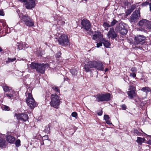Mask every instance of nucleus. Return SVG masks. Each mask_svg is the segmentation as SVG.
Returning <instances> with one entry per match:
<instances>
[{
  "label": "nucleus",
  "instance_id": "f257e3e1",
  "mask_svg": "<svg viewBox=\"0 0 151 151\" xmlns=\"http://www.w3.org/2000/svg\"><path fill=\"white\" fill-rule=\"evenodd\" d=\"M84 68L86 72L94 70L93 68L99 70L103 71L104 67L101 62H97L96 61H89L85 65Z\"/></svg>",
  "mask_w": 151,
  "mask_h": 151
},
{
  "label": "nucleus",
  "instance_id": "f03ea898",
  "mask_svg": "<svg viewBox=\"0 0 151 151\" xmlns=\"http://www.w3.org/2000/svg\"><path fill=\"white\" fill-rule=\"evenodd\" d=\"M26 99V101L27 105L31 109L34 108L37 106V104L35 101L31 93L28 92V91L25 93Z\"/></svg>",
  "mask_w": 151,
  "mask_h": 151
},
{
  "label": "nucleus",
  "instance_id": "7ed1b4c3",
  "mask_svg": "<svg viewBox=\"0 0 151 151\" xmlns=\"http://www.w3.org/2000/svg\"><path fill=\"white\" fill-rule=\"evenodd\" d=\"M57 40L60 45L63 46L68 45L70 44V41L68 36L66 35H60Z\"/></svg>",
  "mask_w": 151,
  "mask_h": 151
},
{
  "label": "nucleus",
  "instance_id": "20e7f679",
  "mask_svg": "<svg viewBox=\"0 0 151 151\" xmlns=\"http://www.w3.org/2000/svg\"><path fill=\"white\" fill-rule=\"evenodd\" d=\"M51 101L50 105L55 108H58L60 104V99L58 96L57 95L52 94L51 96Z\"/></svg>",
  "mask_w": 151,
  "mask_h": 151
},
{
  "label": "nucleus",
  "instance_id": "39448f33",
  "mask_svg": "<svg viewBox=\"0 0 151 151\" xmlns=\"http://www.w3.org/2000/svg\"><path fill=\"white\" fill-rule=\"evenodd\" d=\"M19 17L24 22V24L28 27H32L34 25V22L33 19L28 15H20Z\"/></svg>",
  "mask_w": 151,
  "mask_h": 151
},
{
  "label": "nucleus",
  "instance_id": "423d86ee",
  "mask_svg": "<svg viewBox=\"0 0 151 151\" xmlns=\"http://www.w3.org/2000/svg\"><path fill=\"white\" fill-rule=\"evenodd\" d=\"M98 102L107 101L110 100V95L109 93H99L95 96Z\"/></svg>",
  "mask_w": 151,
  "mask_h": 151
},
{
  "label": "nucleus",
  "instance_id": "0eeeda50",
  "mask_svg": "<svg viewBox=\"0 0 151 151\" xmlns=\"http://www.w3.org/2000/svg\"><path fill=\"white\" fill-rule=\"evenodd\" d=\"M22 3L27 9H31L35 6V1L34 0H19Z\"/></svg>",
  "mask_w": 151,
  "mask_h": 151
},
{
  "label": "nucleus",
  "instance_id": "6e6552de",
  "mask_svg": "<svg viewBox=\"0 0 151 151\" xmlns=\"http://www.w3.org/2000/svg\"><path fill=\"white\" fill-rule=\"evenodd\" d=\"M140 11L137 10L133 12L132 15L130 20L131 22H135L139 20L140 17Z\"/></svg>",
  "mask_w": 151,
  "mask_h": 151
},
{
  "label": "nucleus",
  "instance_id": "1a4fd4ad",
  "mask_svg": "<svg viewBox=\"0 0 151 151\" xmlns=\"http://www.w3.org/2000/svg\"><path fill=\"white\" fill-rule=\"evenodd\" d=\"M81 24L82 28L86 31H89L91 28V24L90 22L86 19H84L82 21Z\"/></svg>",
  "mask_w": 151,
  "mask_h": 151
},
{
  "label": "nucleus",
  "instance_id": "9d476101",
  "mask_svg": "<svg viewBox=\"0 0 151 151\" xmlns=\"http://www.w3.org/2000/svg\"><path fill=\"white\" fill-rule=\"evenodd\" d=\"M117 35L115 32L113 27L110 28L109 31L108 32L107 36L109 39H111L114 40L117 37Z\"/></svg>",
  "mask_w": 151,
  "mask_h": 151
},
{
  "label": "nucleus",
  "instance_id": "9b49d317",
  "mask_svg": "<svg viewBox=\"0 0 151 151\" xmlns=\"http://www.w3.org/2000/svg\"><path fill=\"white\" fill-rule=\"evenodd\" d=\"M103 35L101 32H96L93 35V39L94 40H96L97 43L99 41H101L103 38Z\"/></svg>",
  "mask_w": 151,
  "mask_h": 151
},
{
  "label": "nucleus",
  "instance_id": "f8f14e48",
  "mask_svg": "<svg viewBox=\"0 0 151 151\" xmlns=\"http://www.w3.org/2000/svg\"><path fill=\"white\" fill-rule=\"evenodd\" d=\"M15 116L18 119L24 121H27L28 119V115L24 114H16L15 115Z\"/></svg>",
  "mask_w": 151,
  "mask_h": 151
},
{
  "label": "nucleus",
  "instance_id": "ddd939ff",
  "mask_svg": "<svg viewBox=\"0 0 151 151\" xmlns=\"http://www.w3.org/2000/svg\"><path fill=\"white\" fill-rule=\"evenodd\" d=\"M119 31L122 35L126 34L127 32V30L125 28L124 25L122 24H119Z\"/></svg>",
  "mask_w": 151,
  "mask_h": 151
},
{
  "label": "nucleus",
  "instance_id": "4468645a",
  "mask_svg": "<svg viewBox=\"0 0 151 151\" xmlns=\"http://www.w3.org/2000/svg\"><path fill=\"white\" fill-rule=\"evenodd\" d=\"M40 64L36 63L34 62H32L30 65V68L33 69H36L38 72H42V70H40L39 68H37V67Z\"/></svg>",
  "mask_w": 151,
  "mask_h": 151
},
{
  "label": "nucleus",
  "instance_id": "2eb2a0df",
  "mask_svg": "<svg viewBox=\"0 0 151 151\" xmlns=\"http://www.w3.org/2000/svg\"><path fill=\"white\" fill-rule=\"evenodd\" d=\"M6 138L7 141L10 143H14L15 140V138L11 135H7Z\"/></svg>",
  "mask_w": 151,
  "mask_h": 151
},
{
  "label": "nucleus",
  "instance_id": "dca6fc26",
  "mask_svg": "<svg viewBox=\"0 0 151 151\" xmlns=\"http://www.w3.org/2000/svg\"><path fill=\"white\" fill-rule=\"evenodd\" d=\"M49 66L47 64H40L37 67V68H39L40 70H42L43 72H39L41 73H44L45 72V68L46 67H48Z\"/></svg>",
  "mask_w": 151,
  "mask_h": 151
},
{
  "label": "nucleus",
  "instance_id": "f3484780",
  "mask_svg": "<svg viewBox=\"0 0 151 151\" xmlns=\"http://www.w3.org/2000/svg\"><path fill=\"white\" fill-rule=\"evenodd\" d=\"M145 39V37L142 35H139L135 37V40L137 44L144 41Z\"/></svg>",
  "mask_w": 151,
  "mask_h": 151
},
{
  "label": "nucleus",
  "instance_id": "a211bd4d",
  "mask_svg": "<svg viewBox=\"0 0 151 151\" xmlns=\"http://www.w3.org/2000/svg\"><path fill=\"white\" fill-rule=\"evenodd\" d=\"M18 49L20 50L24 48H27L28 47V45L25 43H17Z\"/></svg>",
  "mask_w": 151,
  "mask_h": 151
},
{
  "label": "nucleus",
  "instance_id": "6ab92c4d",
  "mask_svg": "<svg viewBox=\"0 0 151 151\" xmlns=\"http://www.w3.org/2000/svg\"><path fill=\"white\" fill-rule=\"evenodd\" d=\"M129 98L131 99H132L134 98V97L135 96L136 94L135 92V91H129L127 92Z\"/></svg>",
  "mask_w": 151,
  "mask_h": 151
},
{
  "label": "nucleus",
  "instance_id": "aec40b11",
  "mask_svg": "<svg viewBox=\"0 0 151 151\" xmlns=\"http://www.w3.org/2000/svg\"><path fill=\"white\" fill-rule=\"evenodd\" d=\"M4 135L0 134V147H3L5 145V141L4 139Z\"/></svg>",
  "mask_w": 151,
  "mask_h": 151
},
{
  "label": "nucleus",
  "instance_id": "412c9836",
  "mask_svg": "<svg viewBox=\"0 0 151 151\" xmlns=\"http://www.w3.org/2000/svg\"><path fill=\"white\" fill-rule=\"evenodd\" d=\"M4 135L0 134V147H3L5 145V141L4 139Z\"/></svg>",
  "mask_w": 151,
  "mask_h": 151
},
{
  "label": "nucleus",
  "instance_id": "4be33fe9",
  "mask_svg": "<svg viewBox=\"0 0 151 151\" xmlns=\"http://www.w3.org/2000/svg\"><path fill=\"white\" fill-rule=\"evenodd\" d=\"M101 41H102L104 45L106 47H109V46H110V44L109 42L107 40L105 39V38H103L102 39Z\"/></svg>",
  "mask_w": 151,
  "mask_h": 151
},
{
  "label": "nucleus",
  "instance_id": "5701e85b",
  "mask_svg": "<svg viewBox=\"0 0 151 151\" xmlns=\"http://www.w3.org/2000/svg\"><path fill=\"white\" fill-rule=\"evenodd\" d=\"M148 21L146 19H143L139 22V24L140 26H145L147 27Z\"/></svg>",
  "mask_w": 151,
  "mask_h": 151
},
{
  "label": "nucleus",
  "instance_id": "b1692460",
  "mask_svg": "<svg viewBox=\"0 0 151 151\" xmlns=\"http://www.w3.org/2000/svg\"><path fill=\"white\" fill-rule=\"evenodd\" d=\"M145 140L146 139L145 138L137 137L136 142L139 144L141 145L142 143L144 142Z\"/></svg>",
  "mask_w": 151,
  "mask_h": 151
},
{
  "label": "nucleus",
  "instance_id": "393cba45",
  "mask_svg": "<svg viewBox=\"0 0 151 151\" xmlns=\"http://www.w3.org/2000/svg\"><path fill=\"white\" fill-rule=\"evenodd\" d=\"M141 91L145 93H147L150 92L151 91V89L149 87H146L142 88L141 89Z\"/></svg>",
  "mask_w": 151,
  "mask_h": 151
},
{
  "label": "nucleus",
  "instance_id": "a878e982",
  "mask_svg": "<svg viewBox=\"0 0 151 151\" xmlns=\"http://www.w3.org/2000/svg\"><path fill=\"white\" fill-rule=\"evenodd\" d=\"M4 91L5 92H10L12 90L10 87H9L6 86H3Z\"/></svg>",
  "mask_w": 151,
  "mask_h": 151
},
{
  "label": "nucleus",
  "instance_id": "bb28decb",
  "mask_svg": "<svg viewBox=\"0 0 151 151\" xmlns=\"http://www.w3.org/2000/svg\"><path fill=\"white\" fill-rule=\"evenodd\" d=\"M50 125H47L45 127L44 129L45 132L47 133H50Z\"/></svg>",
  "mask_w": 151,
  "mask_h": 151
},
{
  "label": "nucleus",
  "instance_id": "cd10ccee",
  "mask_svg": "<svg viewBox=\"0 0 151 151\" xmlns=\"http://www.w3.org/2000/svg\"><path fill=\"white\" fill-rule=\"evenodd\" d=\"M53 89L56 92H57L58 93H59L60 91L58 89V88L56 86H54L52 87Z\"/></svg>",
  "mask_w": 151,
  "mask_h": 151
},
{
  "label": "nucleus",
  "instance_id": "c85d7f7f",
  "mask_svg": "<svg viewBox=\"0 0 151 151\" xmlns=\"http://www.w3.org/2000/svg\"><path fill=\"white\" fill-rule=\"evenodd\" d=\"M70 72H71V74L73 75H76L77 73V71L76 70L74 69H73L71 70H70Z\"/></svg>",
  "mask_w": 151,
  "mask_h": 151
},
{
  "label": "nucleus",
  "instance_id": "c756f323",
  "mask_svg": "<svg viewBox=\"0 0 151 151\" xmlns=\"http://www.w3.org/2000/svg\"><path fill=\"white\" fill-rule=\"evenodd\" d=\"M117 22V21L115 19H114L113 21L111 22L110 23V26L111 27H112L114 26L115 24Z\"/></svg>",
  "mask_w": 151,
  "mask_h": 151
},
{
  "label": "nucleus",
  "instance_id": "7c9ffc66",
  "mask_svg": "<svg viewBox=\"0 0 151 151\" xmlns=\"http://www.w3.org/2000/svg\"><path fill=\"white\" fill-rule=\"evenodd\" d=\"M71 115L73 117H75L76 119H77L78 116V114L77 112H73L72 113Z\"/></svg>",
  "mask_w": 151,
  "mask_h": 151
},
{
  "label": "nucleus",
  "instance_id": "2f4dec72",
  "mask_svg": "<svg viewBox=\"0 0 151 151\" xmlns=\"http://www.w3.org/2000/svg\"><path fill=\"white\" fill-rule=\"evenodd\" d=\"M103 26L104 27H111L110 24L107 22H105L103 24Z\"/></svg>",
  "mask_w": 151,
  "mask_h": 151
},
{
  "label": "nucleus",
  "instance_id": "473e14b6",
  "mask_svg": "<svg viewBox=\"0 0 151 151\" xmlns=\"http://www.w3.org/2000/svg\"><path fill=\"white\" fill-rule=\"evenodd\" d=\"M15 145L16 147H18L20 145V141L19 139H17L15 142Z\"/></svg>",
  "mask_w": 151,
  "mask_h": 151
},
{
  "label": "nucleus",
  "instance_id": "72a5a7b5",
  "mask_svg": "<svg viewBox=\"0 0 151 151\" xmlns=\"http://www.w3.org/2000/svg\"><path fill=\"white\" fill-rule=\"evenodd\" d=\"M110 119L109 116L108 115L105 114L104 115V119L105 121L108 120Z\"/></svg>",
  "mask_w": 151,
  "mask_h": 151
},
{
  "label": "nucleus",
  "instance_id": "f704fd0d",
  "mask_svg": "<svg viewBox=\"0 0 151 151\" xmlns=\"http://www.w3.org/2000/svg\"><path fill=\"white\" fill-rule=\"evenodd\" d=\"M129 90L130 91H135V88L133 86H130L129 87Z\"/></svg>",
  "mask_w": 151,
  "mask_h": 151
},
{
  "label": "nucleus",
  "instance_id": "c9c22d12",
  "mask_svg": "<svg viewBox=\"0 0 151 151\" xmlns=\"http://www.w3.org/2000/svg\"><path fill=\"white\" fill-rule=\"evenodd\" d=\"M99 42H100L99 43H97V44L96 47L98 48H99L102 45L103 43L101 41H99Z\"/></svg>",
  "mask_w": 151,
  "mask_h": 151
},
{
  "label": "nucleus",
  "instance_id": "e433bc0d",
  "mask_svg": "<svg viewBox=\"0 0 151 151\" xmlns=\"http://www.w3.org/2000/svg\"><path fill=\"white\" fill-rule=\"evenodd\" d=\"M2 109L4 110H9V107L6 106H4L2 107Z\"/></svg>",
  "mask_w": 151,
  "mask_h": 151
},
{
  "label": "nucleus",
  "instance_id": "4c0bfd02",
  "mask_svg": "<svg viewBox=\"0 0 151 151\" xmlns=\"http://www.w3.org/2000/svg\"><path fill=\"white\" fill-rule=\"evenodd\" d=\"M16 59L15 58H14L12 59L10 58H8V61L9 62H13L15 61L16 60Z\"/></svg>",
  "mask_w": 151,
  "mask_h": 151
},
{
  "label": "nucleus",
  "instance_id": "58836bf2",
  "mask_svg": "<svg viewBox=\"0 0 151 151\" xmlns=\"http://www.w3.org/2000/svg\"><path fill=\"white\" fill-rule=\"evenodd\" d=\"M132 9H128L127 10L126 12V14L127 15H128L129 14H130L132 12Z\"/></svg>",
  "mask_w": 151,
  "mask_h": 151
},
{
  "label": "nucleus",
  "instance_id": "ea45409f",
  "mask_svg": "<svg viewBox=\"0 0 151 151\" xmlns=\"http://www.w3.org/2000/svg\"><path fill=\"white\" fill-rule=\"evenodd\" d=\"M147 27L151 30V22L148 21Z\"/></svg>",
  "mask_w": 151,
  "mask_h": 151
},
{
  "label": "nucleus",
  "instance_id": "a19ab883",
  "mask_svg": "<svg viewBox=\"0 0 151 151\" xmlns=\"http://www.w3.org/2000/svg\"><path fill=\"white\" fill-rule=\"evenodd\" d=\"M131 70L132 72H136L137 71V69L136 68L133 67L131 68Z\"/></svg>",
  "mask_w": 151,
  "mask_h": 151
},
{
  "label": "nucleus",
  "instance_id": "79ce46f5",
  "mask_svg": "<svg viewBox=\"0 0 151 151\" xmlns=\"http://www.w3.org/2000/svg\"><path fill=\"white\" fill-rule=\"evenodd\" d=\"M129 76L133 77V78H135L136 76V74L135 73H130Z\"/></svg>",
  "mask_w": 151,
  "mask_h": 151
},
{
  "label": "nucleus",
  "instance_id": "37998d69",
  "mask_svg": "<svg viewBox=\"0 0 151 151\" xmlns=\"http://www.w3.org/2000/svg\"><path fill=\"white\" fill-rule=\"evenodd\" d=\"M6 96L9 98H11L12 97H13L14 96V95H13V94H11V93H9V94H6Z\"/></svg>",
  "mask_w": 151,
  "mask_h": 151
},
{
  "label": "nucleus",
  "instance_id": "c03bdc74",
  "mask_svg": "<svg viewBox=\"0 0 151 151\" xmlns=\"http://www.w3.org/2000/svg\"><path fill=\"white\" fill-rule=\"evenodd\" d=\"M122 109L124 110H126L127 108V106L125 104H122L121 106Z\"/></svg>",
  "mask_w": 151,
  "mask_h": 151
},
{
  "label": "nucleus",
  "instance_id": "a18cd8bd",
  "mask_svg": "<svg viewBox=\"0 0 151 151\" xmlns=\"http://www.w3.org/2000/svg\"><path fill=\"white\" fill-rule=\"evenodd\" d=\"M148 4H149L148 2H145L142 3L141 4V6H146L148 5Z\"/></svg>",
  "mask_w": 151,
  "mask_h": 151
},
{
  "label": "nucleus",
  "instance_id": "49530a36",
  "mask_svg": "<svg viewBox=\"0 0 151 151\" xmlns=\"http://www.w3.org/2000/svg\"><path fill=\"white\" fill-rule=\"evenodd\" d=\"M61 53L60 52H58L55 55V57L56 58H59L60 56Z\"/></svg>",
  "mask_w": 151,
  "mask_h": 151
},
{
  "label": "nucleus",
  "instance_id": "de8ad7c7",
  "mask_svg": "<svg viewBox=\"0 0 151 151\" xmlns=\"http://www.w3.org/2000/svg\"><path fill=\"white\" fill-rule=\"evenodd\" d=\"M4 14L3 10H0V16H4Z\"/></svg>",
  "mask_w": 151,
  "mask_h": 151
},
{
  "label": "nucleus",
  "instance_id": "09e8293b",
  "mask_svg": "<svg viewBox=\"0 0 151 151\" xmlns=\"http://www.w3.org/2000/svg\"><path fill=\"white\" fill-rule=\"evenodd\" d=\"M106 123L108 124H112V123H111V121L109 119L106 121Z\"/></svg>",
  "mask_w": 151,
  "mask_h": 151
},
{
  "label": "nucleus",
  "instance_id": "8fccbe9b",
  "mask_svg": "<svg viewBox=\"0 0 151 151\" xmlns=\"http://www.w3.org/2000/svg\"><path fill=\"white\" fill-rule=\"evenodd\" d=\"M135 133L137 135L140 136L141 135L142 133L137 131L135 132Z\"/></svg>",
  "mask_w": 151,
  "mask_h": 151
},
{
  "label": "nucleus",
  "instance_id": "3c124183",
  "mask_svg": "<svg viewBox=\"0 0 151 151\" xmlns=\"http://www.w3.org/2000/svg\"><path fill=\"white\" fill-rule=\"evenodd\" d=\"M136 8V6L134 5H132L131 6V8L130 9H132V11L135 9Z\"/></svg>",
  "mask_w": 151,
  "mask_h": 151
},
{
  "label": "nucleus",
  "instance_id": "603ef678",
  "mask_svg": "<svg viewBox=\"0 0 151 151\" xmlns=\"http://www.w3.org/2000/svg\"><path fill=\"white\" fill-rule=\"evenodd\" d=\"M98 114V115H99V116H101L102 115V111H101L98 112L97 113Z\"/></svg>",
  "mask_w": 151,
  "mask_h": 151
},
{
  "label": "nucleus",
  "instance_id": "864d4df0",
  "mask_svg": "<svg viewBox=\"0 0 151 151\" xmlns=\"http://www.w3.org/2000/svg\"><path fill=\"white\" fill-rule=\"evenodd\" d=\"M148 144L151 145V139L149 140L148 142Z\"/></svg>",
  "mask_w": 151,
  "mask_h": 151
},
{
  "label": "nucleus",
  "instance_id": "5fc2aeb1",
  "mask_svg": "<svg viewBox=\"0 0 151 151\" xmlns=\"http://www.w3.org/2000/svg\"><path fill=\"white\" fill-rule=\"evenodd\" d=\"M149 6H150V11H151V2Z\"/></svg>",
  "mask_w": 151,
  "mask_h": 151
},
{
  "label": "nucleus",
  "instance_id": "6e6d98bb",
  "mask_svg": "<svg viewBox=\"0 0 151 151\" xmlns=\"http://www.w3.org/2000/svg\"><path fill=\"white\" fill-rule=\"evenodd\" d=\"M108 69L107 68H106L105 69V72H106L107 71H108Z\"/></svg>",
  "mask_w": 151,
  "mask_h": 151
},
{
  "label": "nucleus",
  "instance_id": "4d7b16f0",
  "mask_svg": "<svg viewBox=\"0 0 151 151\" xmlns=\"http://www.w3.org/2000/svg\"><path fill=\"white\" fill-rule=\"evenodd\" d=\"M2 51V50L1 48L0 47V52Z\"/></svg>",
  "mask_w": 151,
  "mask_h": 151
},
{
  "label": "nucleus",
  "instance_id": "13d9d810",
  "mask_svg": "<svg viewBox=\"0 0 151 151\" xmlns=\"http://www.w3.org/2000/svg\"><path fill=\"white\" fill-rule=\"evenodd\" d=\"M64 23H65V22H63L62 24V25H63V24H64Z\"/></svg>",
  "mask_w": 151,
  "mask_h": 151
},
{
  "label": "nucleus",
  "instance_id": "bf43d9fd",
  "mask_svg": "<svg viewBox=\"0 0 151 151\" xmlns=\"http://www.w3.org/2000/svg\"><path fill=\"white\" fill-rule=\"evenodd\" d=\"M115 29H116V30H117V27H116V28H115Z\"/></svg>",
  "mask_w": 151,
  "mask_h": 151
}]
</instances>
